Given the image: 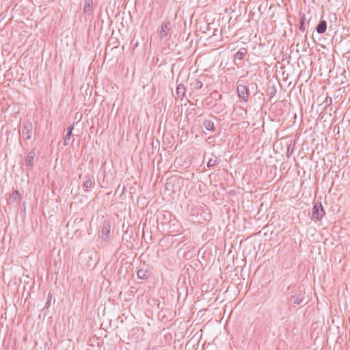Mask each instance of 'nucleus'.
I'll return each mask as SVG.
<instances>
[{"instance_id": "f257e3e1", "label": "nucleus", "mask_w": 350, "mask_h": 350, "mask_svg": "<svg viewBox=\"0 0 350 350\" xmlns=\"http://www.w3.org/2000/svg\"><path fill=\"white\" fill-rule=\"evenodd\" d=\"M325 214V212L321 202H317L314 204L312 209L311 219L314 221H321Z\"/></svg>"}, {"instance_id": "f03ea898", "label": "nucleus", "mask_w": 350, "mask_h": 350, "mask_svg": "<svg viewBox=\"0 0 350 350\" xmlns=\"http://www.w3.org/2000/svg\"><path fill=\"white\" fill-rule=\"evenodd\" d=\"M111 231V224L109 221L105 220L101 228V239L104 242H107L109 239V234Z\"/></svg>"}, {"instance_id": "7ed1b4c3", "label": "nucleus", "mask_w": 350, "mask_h": 350, "mask_svg": "<svg viewBox=\"0 0 350 350\" xmlns=\"http://www.w3.org/2000/svg\"><path fill=\"white\" fill-rule=\"evenodd\" d=\"M171 26L172 25L170 21H165L161 24L160 31L159 32V36L161 39L165 38L168 36Z\"/></svg>"}, {"instance_id": "20e7f679", "label": "nucleus", "mask_w": 350, "mask_h": 350, "mask_svg": "<svg viewBox=\"0 0 350 350\" xmlns=\"http://www.w3.org/2000/svg\"><path fill=\"white\" fill-rule=\"evenodd\" d=\"M238 96L241 98L244 102L248 101L249 91L245 85H239L237 88Z\"/></svg>"}, {"instance_id": "39448f33", "label": "nucleus", "mask_w": 350, "mask_h": 350, "mask_svg": "<svg viewBox=\"0 0 350 350\" xmlns=\"http://www.w3.org/2000/svg\"><path fill=\"white\" fill-rule=\"evenodd\" d=\"M32 124L30 122H25L21 131L23 137H25L27 139H30L32 135Z\"/></svg>"}, {"instance_id": "423d86ee", "label": "nucleus", "mask_w": 350, "mask_h": 350, "mask_svg": "<svg viewBox=\"0 0 350 350\" xmlns=\"http://www.w3.org/2000/svg\"><path fill=\"white\" fill-rule=\"evenodd\" d=\"M35 156H36V150L35 149L31 150L27 154V157L25 160V165L29 170L31 169V167L33 165V160H34Z\"/></svg>"}, {"instance_id": "0eeeda50", "label": "nucleus", "mask_w": 350, "mask_h": 350, "mask_svg": "<svg viewBox=\"0 0 350 350\" xmlns=\"http://www.w3.org/2000/svg\"><path fill=\"white\" fill-rule=\"evenodd\" d=\"M247 54V49L245 48L241 49L239 50L234 55V64L237 66H241V62H237V61H241L243 59V57Z\"/></svg>"}, {"instance_id": "6e6552de", "label": "nucleus", "mask_w": 350, "mask_h": 350, "mask_svg": "<svg viewBox=\"0 0 350 350\" xmlns=\"http://www.w3.org/2000/svg\"><path fill=\"white\" fill-rule=\"evenodd\" d=\"M84 181L83 183V187L84 189H87L88 188H91L94 185V180L93 178H91L89 175L85 176L83 178Z\"/></svg>"}, {"instance_id": "1a4fd4ad", "label": "nucleus", "mask_w": 350, "mask_h": 350, "mask_svg": "<svg viewBox=\"0 0 350 350\" xmlns=\"http://www.w3.org/2000/svg\"><path fill=\"white\" fill-rule=\"evenodd\" d=\"M327 29V22L321 19L319 24L316 27V31L318 33H323Z\"/></svg>"}, {"instance_id": "9d476101", "label": "nucleus", "mask_w": 350, "mask_h": 350, "mask_svg": "<svg viewBox=\"0 0 350 350\" xmlns=\"http://www.w3.org/2000/svg\"><path fill=\"white\" fill-rule=\"evenodd\" d=\"M186 92V88L183 83H180L176 88V95L183 99V98L185 96Z\"/></svg>"}, {"instance_id": "9b49d317", "label": "nucleus", "mask_w": 350, "mask_h": 350, "mask_svg": "<svg viewBox=\"0 0 350 350\" xmlns=\"http://www.w3.org/2000/svg\"><path fill=\"white\" fill-rule=\"evenodd\" d=\"M191 87L193 90H201L203 88V82L199 79H196L193 82L191 83Z\"/></svg>"}, {"instance_id": "f8f14e48", "label": "nucleus", "mask_w": 350, "mask_h": 350, "mask_svg": "<svg viewBox=\"0 0 350 350\" xmlns=\"http://www.w3.org/2000/svg\"><path fill=\"white\" fill-rule=\"evenodd\" d=\"M218 163L219 159H217V157L215 154H211V157L209 158L208 161L207 163V166L208 167H212L217 165Z\"/></svg>"}, {"instance_id": "ddd939ff", "label": "nucleus", "mask_w": 350, "mask_h": 350, "mask_svg": "<svg viewBox=\"0 0 350 350\" xmlns=\"http://www.w3.org/2000/svg\"><path fill=\"white\" fill-rule=\"evenodd\" d=\"M291 301L295 305H300L303 303L304 299L301 295H293L291 297Z\"/></svg>"}, {"instance_id": "4468645a", "label": "nucleus", "mask_w": 350, "mask_h": 350, "mask_svg": "<svg viewBox=\"0 0 350 350\" xmlns=\"http://www.w3.org/2000/svg\"><path fill=\"white\" fill-rule=\"evenodd\" d=\"M137 275L139 279H147L149 276V272L147 270L140 269L137 271Z\"/></svg>"}, {"instance_id": "2eb2a0df", "label": "nucleus", "mask_w": 350, "mask_h": 350, "mask_svg": "<svg viewBox=\"0 0 350 350\" xmlns=\"http://www.w3.org/2000/svg\"><path fill=\"white\" fill-rule=\"evenodd\" d=\"M203 124L207 131H213L215 129L214 123L209 120H205Z\"/></svg>"}, {"instance_id": "dca6fc26", "label": "nucleus", "mask_w": 350, "mask_h": 350, "mask_svg": "<svg viewBox=\"0 0 350 350\" xmlns=\"http://www.w3.org/2000/svg\"><path fill=\"white\" fill-rule=\"evenodd\" d=\"M305 21H306V16L304 14H303L302 16L301 17V21H300V24H299V30L303 32L306 30Z\"/></svg>"}, {"instance_id": "f3484780", "label": "nucleus", "mask_w": 350, "mask_h": 350, "mask_svg": "<svg viewBox=\"0 0 350 350\" xmlns=\"http://www.w3.org/2000/svg\"><path fill=\"white\" fill-rule=\"evenodd\" d=\"M71 135H72L71 133H69V132L66 133V136L64 137V142L65 146L68 144V142H69V141L70 139Z\"/></svg>"}, {"instance_id": "a211bd4d", "label": "nucleus", "mask_w": 350, "mask_h": 350, "mask_svg": "<svg viewBox=\"0 0 350 350\" xmlns=\"http://www.w3.org/2000/svg\"><path fill=\"white\" fill-rule=\"evenodd\" d=\"M20 193L18 190H14L11 195V197L14 200H16L17 199H18Z\"/></svg>"}, {"instance_id": "6ab92c4d", "label": "nucleus", "mask_w": 350, "mask_h": 350, "mask_svg": "<svg viewBox=\"0 0 350 350\" xmlns=\"http://www.w3.org/2000/svg\"><path fill=\"white\" fill-rule=\"evenodd\" d=\"M92 3V2H91V3L88 2V3H86V4L85 5V6L83 8L84 12H88V11H90L91 10Z\"/></svg>"}, {"instance_id": "aec40b11", "label": "nucleus", "mask_w": 350, "mask_h": 350, "mask_svg": "<svg viewBox=\"0 0 350 350\" xmlns=\"http://www.w3.org/2000/svg\"><path fill=\"white\" fill-rule=\"evenodd\" d=\"M73 129H74V125H70L68 126V129H67V132H69V133H72V131H73Z\"/></svg>"}, {"instance_id": "412c9836", "label": "nucleus", "mask_w": 350, "mask_h": 350, "mask_svg": "<svg viewBox=\"0 0 350 350\" xmlns=\"http://www.w3.org/2000/svg\"><path fill=\"white\" fill-rule=\"evenodd\" d=\"M275 90L273 89L272 91L269 93V94L271 96H273L275 94Z\"/></svg>"}, {"instance_id": "4be33fe9", "label": "nucleus", "mask_w": 350, "mask_h": 350, "mask_svg": "<svg viewBox=\"0 0 350 350\" xmlns=\"http://www.w3.org/2000/svg\"><path fill=\"white\" fill-rule=\"evenodd\" d=\"M329 103H332V98H329Z\"/></svg>"}]
</instances>
